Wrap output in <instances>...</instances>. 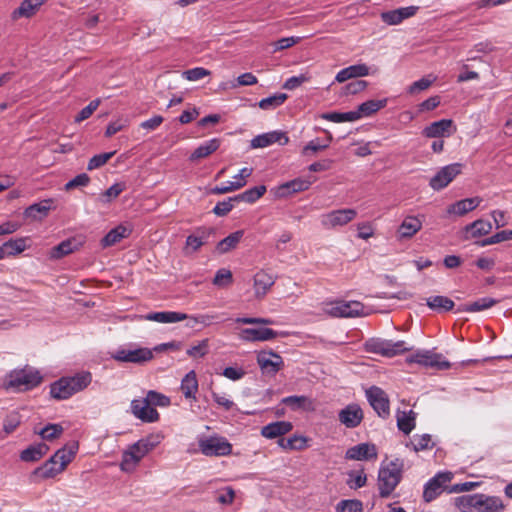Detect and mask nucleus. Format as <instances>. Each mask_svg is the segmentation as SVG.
Segmentation results:
<instances>
[{
    "label": "nucleus",
    "instance_id": "nucleus-1",
    "mask_svg": "<svg viewBox=\"0 0 512 512\" xmlns=\"http://www.w3.org/2000/svg\"><path fill=\"white\" fill-rule=\"evenodd\" d=\"M161 433L150 434L132 444L123 452L120 468L123 472L131 473L135 470L141 459L154 450L163 440Z\"/></svg>",
    "mask_w": 512,
    "mask_h": 512
},
{
    "label": "nucleus",
    "instance_id": "nucleus-2",
    "mask_svg": "<svg viewBox=\"0 0 512 512\" xmlns=\"http://www.w3.org/2000/svg\"><path fill=\"white\" fill-rule=\"evenodd\" d=\"M455 506L461 512H502L505 507L499 497L485 494L459 496L455 498Z\"/></svg>",
    "mask_w": 512,
    "mask_h": 512
},
{
    "label": "nucleus",
    "instance_id": "nucleus-3",
    "mask_svg": "<svg viewBox=\"0 0 512 512\" xmlns=\"http://www.w3.org/2000/svg\"><path fill=\"white\" fill-rule=\"evenodd\" d=\"M77 449V444L71 445L69 449H66L65 447L59 449L42 466L36 468L33 471V475L40 479L54 478L56 475L64 471L66 466L73 460Z\"/></svg>",
    "mask_w": 512,
    "mask_h": 512
},
{
    "label": "nucleus",
    "instance_id": "nucleus-4",
    "mask_svg": "<svg viewBox=\"0 0 512 512\" xmlns=\"http://www.w3.org/2000/svg\"><path fill=\"white\" fill-rule=\"evenodd\" d=\"M403 462L399 459L381 467L378 472V489L381 498L389 497L402 479Z\"/></svg>",
    "mask_w": 512,
    "mask_h": 512
},
{
    "label": "nucleus",
    "instance_id": "nucleus-5",
    "mask_svg": "<svg viewBox=\"0 0 512 512\" xmlns=\"http://www.w3.org/2000/svg\"><path fill=\"white\" fill-rule=\"evenodd\" d=\"M42 382V376L39 371L32 367H25L21 370L13 371L9 377V386L19 390H29L38 386Z\"/></svg>",
    "mask_w": 512,
    "mask_h": 512
},
{
    "label": "nucleus",
    "instance_id": "nucleus-6",
    "mask_svg": "<svg viewBox=\"0 0 512 512\" xmlns=\"http://www.w3.org/2000/svg\"><path fill=\"white\" fill-rule=\"evenodd\" d=\"M364 305L359 301H334L325 304L324 311L332 317H356L364 315Z\"/></svg>",
    "mask_w": 512,
    "mask_h": 512
},
{
    "label": "nucleus",
    "instance_id": "nucleus-7",
    "mask_svg": "<svg viewBox=\"0 0 512 512\" xmlns=\"http://www.w3.org/2000/svg\"><path fill=\"white\" fill-rule=\"evenodd\" d=\"M199 450L205 456H226L231 454L232 445L220 436L200 438L198 441Z\"/></svg>",
    "mask_w": 512,
    "mask_h": 512
},
{
    "label": "nucleus",
    "instance_id": "nucleus-8",
    "mask_svg": "<svg viewBox=\"0 0 512 512\" xmlns=\"http://www.w3.org/2000/svg\"><path fill=\"white\" fill-rule=\"evenodd\" d=\"M357 211L352 208L333 210L320 216V223L324 229L331 230L343 227L353 221Z\"/></svg>",
    "mask_w": 512,
    "mask_h": 512
},
{
    "label": "nucleus",
    "instance_id": "nucleus-9",
    "mask_svg": "<svg viewBox=\"0 0 512 512\" xmlns=\"http://www.w3.org/2000/svg\"><path fill=\"white\" fill-rule=\"evenodd\" d=\"M111 357L118 362L142 364L153 358V352L149 348L122 347L114 351Z\"/></svg>",
    "mask_w": 512,
    "mask_h": 512
},
{
    "label": "nucleus",
    "instance_id": "nucleus-10",
    "mask_svg": "<svg viewBox=\"0 0 512 512\" xmlns=\"http://www.w3.org/2000/svg\"><path fill=\"white\" fill-rule=\"evenodd\" d=\"M215 229L212 227L201 226L196 228L186 238L183 252L185 255H192L200 250L203 245L209 243L211 237L214 235Z\"/></svg>",
    "mask_w": 512,
    "mask_h": 512
},
{
    "label": "nucleus",
    "instance_id": "nucleus-11",
    "mask_svg": "<svg viewBox=\"0 0 512 512\" xmlns=\"http://www.w3.org/2000/svg\"><path fill=\"white\" fill-rule=\"evenodd\" d=\"M463 165L461 163H453L442 167L429 182L430 187L439 191L447 187L461 172Z\"/></svg>",
    "mask_w": 512,
    "mask_h": 512
},
{
    "label": "nucleus",
    "instance_id": "nucleus-12",
    "mask_svg": "<svg viewBox=\"0 0 512 512\" xmlns=\"http://www.w3.org/2000/svg\"><path fill=\"white\" fill-rule=\"evenodd\" d=\"M452 477L451 472H441L431 478L424 486V501L428 503L436 499L444 491L445 485L452 480Z\"/></svg>",
    "mask_w": 512,
    "mask_h": 512
},
{
    "label": "nucleus",
    "instance_id": "nucleus-13",
    "mask_svg": "<svg viewBox=\"0 0 512 512\" xmlns=\"http://www.w3.org/2000/svg\"><path fill=\"white\" fill-rule=\"evenodd\" d=\"M366 396L369 404L382 418H387L390 414V405L387 394L379 387L372 386L366 390Z\"/></svg>",
    "mask_w": 512,
    "mask_h": 512
},
{
    "label": "nucleus",
    "instance_id": "nucleus-14",
    "mask_svg": "<svg viewBox=\"0 0 512 512\" xmlns=\"http://www.w3.org/2000/svg\"><path fill=\"white\" fill-rule=\"evenodd\" d=\"M277 276L265 269H260L253 276V289L256 299H263L275 284Z\"/></svg>",
    "mask_w": 512,
    "mask_h": 512
},
{
    "label": "nucleus",
    "instance_id": "nucleus-15",
    "mask_svg": "<svg viewBox=\"0 0 512 512\" xmlns=\"http://www.w3.org/2000/svg\"><path fill=\"white\" fill-rule=\"evenodd\" d=\"M408 361L410 363H417L440 370L448 369L450 367V363L444 360L441 354L433 353L430 351L418 352L410 356Z\"/></svg>",
    "mask_w": 512,
    "mask_h": 512
},
{
    "label": "nucleus",
    "instance_id": "nucleus-16",
    "mask_svg": "<svg viewBox=\"0 0 512 512\" xmlns=\"http://www.w3.org/2000/svg\"><path fill=\"white\" fill-rule=\"evenodd\" d=\"M257 363L263 373L271 375H275L284 366L282 357L273 351L259 352Z\"/></svg>",
    "mask_w": 512,
    "mask_h": 512
},
{
    "label": "nucleus",
    "instance_id": "nucleus-17",
    "mask_svg": "<svg viewBox=\"0 0 512 512\" xmlns=\"http://www.w3.org/2000/svg\"><path fill=\"white\" fill-rule=\"evenodd\" d=\"M131 412L143 422L152 423L159 419V413L145 398L132 400Z\"/></svg>",
    "mask_w": 512,
    "mask_h": 512
},
{
    "label": "nucleus",
    "instance_id": "nucleus-18",
    "mask_svg": "<svg viewBox=\"0 0 512 512\" xmlns=\"http://www.w3.org/2000/svg\"><path fill=\"white\" fill-rule=\"evenodd\" d=\"M338 418L347 428H356L363 420V411L358 404H349L339 411Z\"/></svg>",
    "mask_w": 512,
    "mask_h": 512
},
{
    "label": "nucleus",
    "instance_id": "nucleus-19",
    "mask_svg": "<svg viewBox=\"0 0 512 512\" xmlns=\"http://www.w3.org/2000/svg\"><path fill=\"white\" fill-rule=\"evenodd\" d=\"M289 142V138L285 132L282 131H272L268 133H263L257 135L251 140L252 148H264L270 146L274 143H279L280 145H286Z\"/></svg>",
    "mask_w": 512,
    "mask_h": 512
},
{
    "label": "nucleus",
    "instance_id": "nucleus-20",
    "mask_svg": "<svg viewBox=\"0 0 512 512\" xmlns=\"http://www.w3.org/2000/svg\"><path fill=\"white\" fill-rule=\"evenodd\" d=\"M454 131L451 119H441L426 126L422 133L427 138H439L450 136Z\"/></svg>",
    "mask_w": 512,
    "mask_h": 512
},
{
    "label": "nucleus",
    "instance_id": "nucleus-21",
    "mask_svg": "<svg viewBox=\"0 0 512 512\" xmlns=\"http://www.w3.org/2000/svg\"><path fill=\"white\" fill-rule=\"evenodd\" d=\"M419 7L417 6H408L401 7L395 10H390L381 13V19L387 25H398L403 20L410 18L416 14Z\"/></svg>",
    "mask_w": 512,
    "mask_h": 512
},
{
    "label": "nucleus",
    "instance_id": "nucleus-22",
    "mask_svg": "<svg viewBox=\"0 0 512 512\" xmlns=\"http://www.w3.org/2000/svg\"><path fill=\"white\" fill-rule=\"evenodd\" d=\"M345 458L349 460H370L377 458V450L374 444L360 443L346 451Z\"/></svg>",
    "mask_w": 512,
    "mask_h": 512
},
{
    "label": "nucleus",
    "instance_id": "nucleus-23",
    "mask_svg": "<svg viewBox=\"0 0 512 512\" xmlns=\"http://www.w3.org/2000/svg\"><path fill=\"white\" fill-rule=\"evenodd\" d=\"M81 246L82 242L78 241L76 238L66 239L50 249L49 258L52 260L61 259L79 250Z\"/></svg>",
    "mask_w": 512,
    "mask_h": 512
},
{
    "label": "nucleus",
    "instance_id": "nucleus-24",
    "mask_svg": "<svg viewBox=\"0 0 512 512\" xmlns=\"http://www.w3.org/2000/svg\"><path fill=\"white\" fill-rule=\"evenodd\" d=\"M311 184L312 182L307 179L296 178L278 186L276 194L278 197L285 198L294 193L307 190Z\"/></svg>",
    "mask_w": 512,
    "mask_h": 512
},
{
    "label": "nucleus",
    "instance_id": "nucleus-25",
    "mask_svg": "<svg viewBox=\"0 0 512 512\" xmlns=\"http://www.w3.org/2000/svg\"><path fill=\"white\" fill-rule=\"evenodd\" d=\"M240 339L248 342L274 339L277 332L270 328H245L240 331Z\"/></svg>",
    "mask_w": 512,
    "mask_h": 512
},
{
    "label": "nucleus",
    "instance_id": "nucleus-26",
    "mask_svg": "<svg viewBox=\"0 0 512 512\" xmlns=\"http://www.w3.org/2000/svg\"><path fill=\"white\" fill-rule=\"evenodd\" d=\"M422 228V221L416 216H407L400 224L397 235L399 239H409Z\"/></svg>",
    "mask_w": 512,
    "mask_h": 512
},
{
    "label": "nucleus",
    "instance_id": "nucleus-27",
    "mask_svg": "<svg viewBox=\"0 0 512 512\" xmlns=\"http://www.w3.org/2000/svg\"><path fill=\"white\" fill-rule=\"evenodd\" d=\"M481 201L482 199L480 197H472L459 200L448 206L447 213L454 214L457 216H463L469 211H472L476 207H478Z\"/></svg>",
    "mask_w": 512,
    "mask_h": 512
},
{
    "label": "nucleus",
    "instance_id": "nucleus-28",
    "mask_svg": "<svg viewBox=\"0 0 512 512\" xmlns=\"http://www.w3.org/2000/svg\"><path fill=\"white\" fill-rule=\"evenodd\" d=\"M293 429V425L288 421H276L264 426L261 429L262 436L268 439L283 436Z\"/></svg>",
    "mask_w": 512,
    "mask_h": 512
},
{
    "label": "nucleus",
    "instance_id": "nucleus-29",
    "mask_svg": "<svg viewBox=\"0 0 512 512\" xmlns=\"http://www.w3.org/2000/svg\"><path fill=\"white\" fill-rule=\"evenodd\" d=\"M492 224L489 221L478 219L465 227V239L478 238L489 234Z\"/></svg>",
    "mask_w": 512,
    "mask_h": 512
},
{
    "label": "nucleus",
    "instance_id": "nucleus-30",
    "mask_svg": "<svg viewBox=\"0 0 512 512\" xmlns=\"http://www.w3.org/2000/svg\"><path fill=\"white\" fill-rule=\"evenodd\" d=\"M187 318V314L175 311L153 312L145 316L146 320L159 323H175L186 320Z\"/></svg>",
    "mask_w": 512,
    "mask_h": 512
},
{
    "label": "nucleus",
    "instance_id": "nucleus-31",
    "mask_svg": "<svg viewBox=\"0 0 512 512\" xmlns=\"http://www.w3.org/2000/svg\"><path fill=\"white\" fill-rule=\"evenodd\" d=\"M499 303V300L491 297H483L472 303L461 304L457 308V312H480L491 308L492 306Z\"/></svg>",
    "mask_w": 512,
    "mask_h": 512
},
{
    "label": "nucleus",
    "instance_id": "nucleus-32",
    "mask_svg": "<svg viewBox=\"0 0 512 512\" xmlns=\"http://www.w3.org/2000/svg\"><path fill=\"white\" fill-rule=\"evenodd\" d=\"M131 230L123 225H119L110 230L101 240L103 248L113 246L119 243L122 239L127 238Z\"/></svg>",
    "mask_w": 512,
    "mask_h": 512
},
{
    "label": "nucleus",
    "instance_id": "nucleus-33",
    "mask_svg": "<svg viewBox=\"0 0 512 512\" xmlns=\"http://www.w3.org/2000/svg\"><path fill=\"white\" fill-rule=\"evenodd\" d=\"M50 394L54 399L65 400L74 395L68 380L65 377L55 381L50 386Z\"/></svg>",
    "mask_w": 512,
    "mask_h": 512
},
{
    "label": "nucleus",
    "instance_id": "nucleus-34",
    "mask_svg": "<svg viewBox=\"0 0 512 512\" xmlns=\"http://www.w3.org/2000/svg\"><path fill=\"white\" fill-rule=\"evenodd\" d=\"M49 450L45 443L31 445L24 449L20 454V459L24 462H35L41 459Z\"/></svg>",
    "mask_w": 512,
    "mask_h": 512
},
{
    "label": "nucleus",
    "instance_id": "nucleus-35",
    "mask_svg": "<svg viewBox=\"0 0 512 512\" xmlns=\"http://www.w3.org/2000/svg\"><path fill=\"white\" fill-rule=\"evenodd\" d=\"M220 147V140L218 138L210 139L200 146H198L193 153L190 155L189 159L191 161H196L205 157H208L212 153H214Z\"/></svg>",
    "mask_w": 512,
    "mask_h": 512
},
{
    "label": "nucleus",
    "instance_id": "nucleus-36",
    "mask_svg": "<svg viewBox=\"0 0 512 512\" xmlns=\"http://www.w3.org/2000/svg\"><path fill=\"white\" fill-rule=\"evenodd\" d=\"M244 232L242 230L235 231L229 234L227 237L219 241L216 245V252L218 254H225L232 249L236 248V246L241 241Z\"/></svg>",
    "mask_w": 512,
    "mask_h": 512
},
{
    "label": "nucleus",
    "instance_id": "nucleus-37",
    "mask_svg": "<svg viewBox=\"0 0 512 512\" xmlns=\"http://www.w3.org/2000/svg\"><path fill=\"white\" fill-rule=\"evenodd\" d=\"M65 379L68 380L69 386H71V389L75 394L84 390L91 383L92 375L88 371H83L75 374L74 376L65 377Z\"/></svg>",
    "mask_w": 512,
    "mask_h": 512
},
{
    "label": "nucleus",
    "instance_id": "nucleus-38",
    "mask_svg": "<svg viewBox=\"0 0 512 512\" xmlns=\"http://www.w3.org/2000/svg\"><path fill=\"white\" fill-rule=\"evenodd\" d=\"M52 200L47 199L40 203H35L30 205L25 209L24 215L27 218H31L33 220L42 219L47 216L50 208H51Z\"/></svg>",
    "mask_w": 512,
    "mask_h": 512
},
{
    "label": "nucleus",
    "instance_id": "nucleus-39",
    "mask_svg": "<svg viewBox=\"0 0 512 512\" xmlns=\"http://www.w3.org/2000/svg\"><path fill=\"white\" fill-rule=\"evenodd\" d=\"M26 249V240L24 238L10 239L0 246L2 259L7 256H14Z\"/></svg>",
    "mask_w": 512,
    "mask_h": 512
},
{
    "label": "nucleus",
    "instance_id": "nucleus-40",
    "mask_svg": "<svg viewBox=\"0 0 512 512\" xmlns=\"http://www.w3.org/2000/svg\"><path fill=\"white\" fill-rule=\"evenodd\" d=\"M416 413L412 410L397 414V426L400 431L408 435L415 428Z\"/></svg>",
    "mask_w": 512,
    "mask_h": 512
},
{
    "label": "nucleus",
    "instance_id": "nucleus-41",
    "mask_svg": "<svg viewBox=\"0 0 512 512\" xmlns=\"http://www.w3.org/2000/svg\"><path fill=\"white\" fill-rule=\"evenodd\" d=\"M387 104V99L381 100H368L359 105L358 109L355 111L359 113V119L362 117H367L372 115L373 113L379 111L384 108Z\"/></svg>",
    "mask_w": 512,
    "mask_h": 512
},
{
    "label": "nucleus",
    "instance_id": "nucleus-42",
    "mask_svg": "<svg viewBox=\"0 0 512 512\" xmlns=\"http://www.w3.org/2000/svg\"><path fill=\"white\" fill-rule=\"evenodd\" d=\"M198 390V381L196 377V373L192 370L188 372L181 382V391L186 398H191L195 396V393Z\"/></svg>",
    "mask_w": 512,
    "mask_h": 512
},
{
    "label": "nucleus",
    "instance_id": "nucleus-43",
    "mask_svg": "<svg viewBox=\"0 0 512 512\" xmlns=\"http://www.w3.org/2000/svg\"><path fill=\"white\" fill-rule=\"evenodd\" d=\"M266 192L265 185L252 187L241 194L235 196L238 202L254 203L261 198Z\"/></svg>",
    "mask_w": 512,
    "mask_h": 512
},
{
    "label": "nucleus",
    "instance_id": "nucleus-44",
    "mask_svg": "<svg viewBox=\"0 0 512 512\" xmlns=\"http://www.w3.org/2000/svg\"><path fill=\"white\" fill-rule=\"evenodd\" d=\"M287 98L288 96L285 93H276L272 96L261 99L258 106L262 110H274L277 107H280Z\"/></svg>",
    "mask_w": 512,
    "mask_h": 512
},
{
    "label": "nucleus",
    "instance_id": "nucleus-45",
    "mask_svg": "<svg viewBox=\"0 0 512 512\" xmlns=\"http://www.w3.org/2000/svg\"><path fill=\"white\" fill-rule=\"evenodd\" d=\"M429 308L437 311H450L454 307V302L446 296H433L427 299Z\"/></svg>",
    "mask_w": 512,
    "mask_h": 512
},
{
    "label": "nucleus",
    "instance_id": "nucleus-46",
    "mask_svg": "<svg viewBox=\"0 0 512 512\" xmlns=\"http://www.w3.org/2000/svg\"><path fill=\"white\" fill-rule=\"evenodd\" d=\"M307 439L303 436L293 435L290 438H280L279 446L288 450H303L306 447Z\"/></svg>",
    "mask_w": 512,
    "mask_h": 512
},
{
    "label": "nucleus",
    "instance_id": "nucleus-47",
    "mask_svg": "<svg viewBox=\"0 0 512 512\" xmlns=\"http://www.w3.org/2000/svg\"><path fill=\"white\" fill-rule=\"evenodd\" d=\"M383 347L384 349L382 356L385 357H393L409 350V348L406 347V343L404 341L393 342L391 340H384Z\"/></svg>",
    "mask_w": 512,
    "mask_h": 512
},
{
    "label": "nucleus",
    "instance_id": "nucleus-48",
    "mask_svg": "<svg viewBox=\"0 0 512 512\" xmlns=\"http://www.w3.org/2000/svg\"><path fill=\"white\" fill-rule=\"evenodd\" d=\"M322 117L328 121L335 123L353 122L359 119V113H356L355 111H349L344 113L331 112L323 114Z\"/></svg>",
    "mask_w": 512,
    "mask_h": 512
},
{
    "label": "nucleus",
    "instance_id": "nucleus-49",
    "mask_svg": "<svg viewBox=\"0 0 512 512\" xmlns=\"http://www.w3.org/2000/svg\"><path fill=\"white\" fill-rule=\"evenodd\" d=\"M412 446L415 452L432 449L434 443L432 442V438L430 434L423 435H415L413 440L410 443H407L406 446Z\"/></svg>",
    "mask_w": 512,
    "mask_h": 512
},
{
    "label": "nucleus",
    "instance_id": "nucleus-50",
    "mask_svg": "<svg viewBox=\"0 0 512 512\" xmlns=\"http://www.w3.org/2000/svg\"><path fill=\"white\" fill-rule=\"evenodd\" d=\"M37 11L38 9L29 0H23L20 6L12 12L11 18L12 20H18L22 17L31 18Z\"/></svg>",
    "mask_w": 512,
    "mask_h": 512
},
{
    "label": "nucleus",
    "instance_id": "nucleus-51",
    "mask_svg": "<svg viewBox=\"0 0 512 512\" xmlns=\"http://www.w3.org/2000/svg\"><path fill=\"white\" fill-rule=\"evenodd\" d=\"M508 240H512V230H503V231L497 232L494 235L477 242V244L480 247H485V246L501 243V242L508 241Z\"/></svg>",
    "mask_w": 512,
    "mask_h": 512
},
{
    "label": "nucleus",
    "instance_id": "nucleus-52",
    "mask_svg": "<svg viewBox=\"0 0 512 512\" xmlns=\"http://www.w3.org/2000/svg\"><path fill=\"white\" fill-rule=\"evenodd\" d=\"M63 430L60 424H48L39 432V435L44 440L51 441L58 438L63 433Z\"/></svg>",
    "mask_w": 512,
    "mask_h": 512
},
{
    "label": "nucleus",
    "instance_id": "nucleus-53",
    "mask_svg": "<svg viewBox=\"0 0 512 512\" xmlns=\"http://www.w3.org/2000/svg\"><path fill=\"white\" fill-rule=\"evenodd\" d=\"M362 502L359 500H342L336 506V512H362Z\"/></svg>",
    "mask_w": 512,
    "mask_h": 512
},
{
    "label": "nucleus",
    "instance_id": "nucleus-54",
    "mask_svg": "<svg viewBox=\"0 0 512 512\" xmlns=\"http://www.w3.org/2000/svg\"><path fill=\"white\" fill-rule=\"evenodd\" d=\"M235 202H238L235 196L218 202L213 208V213L220 217L226 216L233 209Z\"/></svg>",
    "mask_w": 512,
    "mask_h": 512
},
{
    "label": "nucleus",
    "instance_id": "nucleus-55",
    "mask_svg": "<svg viewBox=\"0 0 512 512\" xmlns=\"http://www.w3.org/2000/svg\"><path fill=\"white\" fill-rule=\"evenodd\" d=\"M115 154V152H106L94 155L88 162L87 169L89 171L97 169L105 165Z\"/></svg>",
    "mask_w": 512,
    "mask_h": 512
},
{
    "label": "nucleus",
    "instance_id": "nucleus-56",
    "mask_svg": "<svg viewBox=\"0 0 512 512\" xmlns=\"http://www.w3.org/2000/svg\"><path fill=\"white\" fill-rule=\"evenodd\" d=\"M145 399L152 405V406H160V407H166L170 404V399L154 390L148 391Z\"/></svg>",
    "mask_w": 512,
    "mask_h": 512
},
{
    "label": "nucleus",
    "instance_id": "nucleus-57",
    "mask_svg": "<svg viewBox=\"0 0 512 512\" xmlns=\"http://www.w3.org/2000/svg\"><path fill=\"white\" fill-rule=\"evenodd\" d=\"M282 403L289 406L293 410L304 408L306 403L311 404V401L306 396H288L282 399Z\"/></svg>",
    "mask_w": 512,
    "mask_h": 512
},
{
    "label": "nucleus",
    "instance_id": "nucleus-58",
    "mask_svg": "<svg viewBox=\"0 0 512 512\" xmlns=\"http://www.w3.org/2000/svg\"><path fill=\"white\" fill-rule=\"evenodd\" d=\"M232 272L228 269H219L213 279V284L218 287H225L232 283Z\"/></svg>",
    "mask_w": 512,
    "mask_h": 512
},
{
    "label": "nucleus",
    "instance_id": "nucleus-59",
    "mask_svg": "<svg viewBox=\"0 0 512 512\" xmlns=\"http://www.w3.org/2000/svg\"><path fill=\"white\" fill-rule=\"evenodd\" d=\"M332 140V135H328V140L324 144H320L318 140H312L307 145L303 147L302 154L303 155H309V154H315L318 151L325 150L329 147L330 142Z\"/></svg>",
    "mask_w": 512,
    "mask_h": 512
},
{
    "label": "nucleus",
    "instance_id": "nucleus-60",
    "mask_svg": "<svg viewBox=\"0 0 512 512\" xmlns=\"http://www.w3.org/2000/svg\"><path fill=\"white\" fill-rule=\"evenodd\" d=\"M100 102V99L92 100L86 107L81 109V111L77 114V116L75 117V122H82L88 119L98 108Z\"/></svg>",
    "mask_w": 512,
    "mask_h": 512
},
{
    "label": "nucleus",
    "instance_id": "nucleus-61",
    "mask_svg": "<svg viewBox=\"0 0 512 512\" xmlns=\"http://www.w3.org/2000/svg\"><path fill=\"white\" fill-rule=\"evenodd\" d=\"M183 77L189 81H198L208 75H210V71L203 67H196L192 69H188L182 73Z\"/></svg>",
    "mask_w": 512,
    "mask_h": 512
},
{
    "label": "nucleus",
    "instance_id": "nucleus-62",
    "mask_svg": "<svg viewBox=\"0 0 512 512\" xmlns=\"http://www.w3.org/2000/svg\"><path fill=\"white\" fill-rule=\"evenodd\" d=\"M366 481H367V477H366L365 473L363 472V470L360 471L358 474H356L355 472H350L349 479L347 481V485L351 489H358V488L365 486Z\"/></svg>",
    "mask_w": 512,
    "mask_h": 512
},
{
    "label": "nucleus",
    "instance_id": "nucleus-63",
    "mask_svg": "<svg viewBox=\"0 0 512 512\" xmlns=\"http://www.w3.org/2000/svg\"><path fill=\"white\" fill-rule=\"evenodd\" d=\"M368 86V82L365 80H356L348 83L343 87V94L345 95H354L359 92L364 91Z\"/></svg>",
    "mask_w": 512,
    "mask_h": 512
},
{
    "label": "nucleus",
    "instance_id": "nucleus-64",
    "mask_svg": "<svg viewBox=\"0 0 512 512\" xmlns=\"http://www.w3.org/2000/svg\"><path fill=\"white\" fill-rule=\"evenodd\" d=\"M186 353L192 358L204 357L208 353V340H202L199 344L189 348Z\"/></svg>",
    "mask_w": 512,
    "mask_h": 512
}]
</instances>
